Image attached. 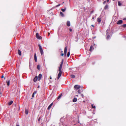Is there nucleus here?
<instances>
[{"label":"nucleus","mask_w":126,"mask_h":126,"mask_svg":"<svg viewBox=\"0 0 126 126\" xmlns=\"http://www.w3.org/2000/svg\"><path fill=\"white\" fill-rule=\"evenodd\" d=\"M63 65H62V64H61L59 69V72L58 75V77L57 78V79H58L61 76L62 72L61 71Z\"/></svg>","instance_id":"obj_1"},{"label":"nucleus","mask_w":126,"mask_h":126,"mask_svg":"<svg viewBox=\"0 0 126 126\" xmlns=\"http://www.w3.org/2000/svg\"><path fill=\"white\" fill-rule=\"evenodd\" d=\"M39 47L40 52L41 55L43 54V50L42 48V47L40 44L38 45Z\"/></svg>","instance_id":"obj_2"},{"label":"nucleus","mask_w":126,"mask_h":126,"mask_svg":"<svg viewBox=\"0 0 126 126\" xmlns=\"http://www.w3.org/2000/svg\"><path fill=\"white\" fill-rule=\"evenodd\" d=\"M36 37L37 39H41L42 38V37L40 36L39 34L38 33H37L36 34Z\"/></svg>","instance_id":"obj_3"},{"label":"nucleus","mask_w":126,"mask_h":126,"mask_svg":"<svg viewBox=\"0 0 126 126\" xmlns=\"http://www.w3.org/2000/svg\"><path fill=\"white\" fill-rule=\"evenodd\" d=\"M80 86L79 85H75L74 86V88L76 89H78L80 88Z\"/></svg>","instance_id":"obj_4"},{"label":"nucleus","mask_w":126,"mask_h":126,"mask_svg":"<svg viewBox=\"0 0 126 126\" xmlns=\"http://www.w3.org/2000/svg\"><path fill=\"white\" fill-rule=\"evenodd\" d=\"M67 51V47H65L64 48V54L65 55V56H66V54Z\"/></svg>","instance_id":"obj_5"},{"label":"nucleus","mask_w":126,"mask_h":126,"mask_svg":"<svg viewBox=\"0 0 126 126\" xmlns=\"http://www.w3.org/2000/svg\"><path fill=\"white\" fill-rule=\"evenodd\" d=\"M34 59L36 62L37 61V57L36 53H35L34 56Z\"/></svg>","instance_id":"obj_6"},{"label":"nucleus","mask_w":126,"mask_h":126,"mask_svg":"<svg viewBox=\"0 0 126 126\" xmlns=\"http://www.w3.org/2000/svg\"><path fill=\"white\" fill-rule=\"evenodd\" d=\"M97 21L98 22L100 23L101 21V19L100 16L98 17L97 19Z\"/></svg>","instance_id":"obj_7"},{"label":"nucleus","mask_w":126,"mask_h":126,"mask_svg":"<svg viewBox=\"0 0 126 126\" xmlns=\"http://www.w3.org/2000/svg\"><path fill=\"white\" fill-rule=\"evenodd\" d=\"M42 75L41 74H39L38 76L39 80H40L41 78Z\"/></svg>","instance_id":"obj_8"},{"label":"nucleus","mask_w":126,"mask_h":126,"mask_svg":"<svg viewBox=\"0 0 126 126\" xmlns=\"http://www.w3.org/2000/svg\"><path fill=\"white\" fill-rule=\"evenodd\" d=\"M122 21L121 20H120L117 23V24H122Z\"/></svg>","instance_id":"obj_9"},{"label":"nucleus","mask_w":126,"mask_h":126,"mask_svg":"<svg viewBox=\"0 0 126 126\" xmlns=\"http://www.w3.org/2000/svg\"><path fill=\"white\" fill-rule=\"evenodd\" d=\"M53 104V103H51V104L48 107V108H47V109L48 110H49L50 109V108H51V106H52V105Z\"/></svg>","instance_id":"obj_10"},{"label":"nucleus","mask_w":126,"mask_h":126,"mask_svg":"<svg viewBox=\"0 0 126 126\" xmlns=\"http://www.w3.org/2000/svg\"><path fill=\"white\" fill-rule=\"evenodd\" d=\"M67 25L68 26H70V23L69 21H67Z\"/></svg>","instance_id":"obj_11"},{"label":"nucleus","mask_w":126,"mask_h":126,"mask_svg":"<svg viewBox=\"0 0 126 126\" xmlns=\"http://www.w3.org/2000/svg\"><path fill=\"white\" fill-rule=\"evenodd\" d=\"M38 78L36 76L34 78V79L33 80L34 82L36 81L37 79Z\"/></svg>","instance_id":"obj_12"},{"label":"nucleus","mask_w":126,"mask_h":126,"mask_svg":"<svg viewBox=\"0 0 126 126\" xmlns=\"http://www.w3.org/2000/svg\"><path fill=\"white\" fill-rule=\"evenodd\" d=\"M18 53L19 55L20 56L21 55V51H20V50L19 49L18 50Z\"/></svg>","instance_id":"obj_13"},{"label":"nucleus","mask_w":126,"mask_h":126,"mask_svg":"<svg viewBox=\"0 0 126 126\" xmlns=\"http://www.w3.org/2000/svg\"><path fill=\"white\" fill-rule=\"evenodd\" d=\"M10 81L9 80H7L6 81V83L8 86H9L10 85Z\"/></svg>","instance_id":"obj_14"},{"label":"nucleus","mask_w":126,"mask_h":126,"mask_svg":"<svg viewBox=\"0 0 126 126\" xmlns=\"http://www.w3.org/2000/svg\"><path fill=\"white\" fill-rule=\"evenodd\" d=\"M77 99L76 98H74L73 100V101L74 102H75L77 101Z\"/></svg>","instance_id":"obj_15"},{"label":"nucleus","mask_w":126,"mask_h":126,"mask_svg":"<svg viewBox=\"0 0 126 126\" xmlns=\"http://www.w3.org/2000/svg\"><path fill=\"white\" fill-rule=\"evenodd\" d=\"M93 48V46H90V51H92V50H93V49H94V48Z\"/></svg>","instance_id":"obj_16"},{"label":"nucleus","mask_w":126,"mask_h":126,"mask_svg":"<svg viewBox=\"0 0 126 126\" xmlns=\"http://www.w3.org/2000/svg\"><path fill=\"white\" fill-rule=\"evenodd\" d=\"M60 15H61V16H62V17H63L64 16V14H63V13L62 12H60Z\"/></svg>","instance_id":"obj_17"},{"label":"nucleus","mask_w":126,"mask_h":126,"mask_svg":"<svg viewBox=\"0 0 126 126\" xmlns=\"http://www.w3.org/2000/svg\"><path fill=\"white\" fill-rule=\"evenodd\" d=\"M106 36H107V39H109L110 38V36L108 34H107V35H106Z\"/></svg>","instance_id":"obj_18"},{"label":"nucleus","mask_w":126,"mask_h":126,"mask_svg":"<svg viewBox=\"0 0 126 126\" xmlns=\"http://www.w3.org/2000/svg\"><path fill=\"white\" fill-rule=\"evenodd\" d=\"M13 101H11L8 104L9 105H11V104H12L13 103Z\"/></svg>","instance_id":"obj_19"},{"label":"nucleus","mask_w":126,"mask_h":126,"mask_svg":"<svg viewBox=\"0 0 126 126\" xmlns=\"http://www.w3.org/2000/svg\"><path fill=\"white\" fill-rule=\"evenodd\" d=\"M118 6H121L122 5L121 3L119 1L118 2Z\"/></svg>","instance_id":"obj_20"},{"label":"nucleus","mask_w":126,"mask_h":126,"mask_svg":"<svg viewBox=\"0 0 126 126\" xmlns=\"http://www.w3.org/2000/svg\"><path fill=\"white\" fill-rule=\"evenodd\" d=\"M108 8V6L107 5H106L105 7L104 8L105 9H107Z\"/></svg>","instance_id":"obj_21"},{"label":"nucleus","mask_w":126,"mask_h":126,"mask_svg":"<svg viewBox=\"0 0 126 126\" xmlns=\"http://www.w3.org/2000/svg\"><path fill=\"white\" fill-rule=\"evenodd\" d=\"M72 78H74L75 77V76L74 75H72L70 76Z\"/></svg>","instance_id":"obj_22"},{"label":"nucleus","mask_w":126,"mask_h":126,"mask_svg":"<svg viewBox=\"0 0 126 126\" xmlns=\"http://www.w3.org/2000/svg\"><path fill=\"white\" fill-rule=\"evenodd\" d=\"M66 10V8H65L64 9H61V10L63 12H64Z\"/></svg>","instance_id":"obj_23"},{"label":"nucleus","mask_w":126,"mask_h":126,"mask_svg":"<svg viewBox=\"0 0 126 126\" xmlns=\"http://www.w3.org/2000/svg\"><path fill=\"white\" fill-rule=\"evenodd\" d=\"M37 68L38 70H39L40 68V66L39 65H38L37 66Z\"/></svg>","instance_id":"obj_24"},{"label":"nucleus","mask_w":126,"mask_h":126,"mask_svg":"<svg viewBox=\"0 0 126 126\" xmlns=\"http://www.w3.org/2000/svg\"><path fill=\"white\" fill-rule=\"evenodd\" d=\"M62 96V94L60 95L58 97V99H59Z\"/></svg>","instance_id":"obj_25"},{"label":"nucleus","mask_w":126,"mask_h":126,"mask_svg":"<svg viewBox=\"0 0 126 126\" xmlns=\"http://www.w3.org/2000/svg\"><path fill=\"white\" fill-rule=\"evenodd\" d=\"M25 113L26 114H27L28 113V111L27 110H25Z\"/></svg>","instance_id":"obj_26"},{"label":"nucleus","mask_w":126,"mask_h":126,"mask_svg":"<svg viewBox=\"0 0 126 126\" xmlns=\"http://www.w3.org/2000/svg\"><path fill=\"white\" fill-rule=\"evenodd\" d=\"M70 55V52H68L67 54V56L68 57H69Z\"/></svg>","instance_id":"obj_27"},{"label":"nucleus","mask_w":126,"mask_h":126,"mask_svg":"<svg viewBox=\"0 0 126 126\" xmlns=\"http://www.w3.org/2000/svg\"><path fill=\"white\" fill-rule=\"evenodd\" d=\"M109 29H107L106 31V34L107 35V34H108V33L109 32Z\"/></svg>","instance_id":"obj_28"},{"label":"nucleus","mask_w":126,"mask_h":126,"mask_svg":"<svg viewBox=\"0 0 126 126\" xmlns=\"http://www.w3.org/2000/svg\"><path fill=\"white\" fill-rule=\"evenodd\" d=\"M81 90H79L78 91V93L79 94H80V93H81Z\"/></svg>","instance_id":"obj_29"},{"label":"nucleus","mask_w":126,"mask_h":126,"mask_svg":"<svg viewBox=\"0 0 126 126\" xmlns=\"http://www.w3.org/2000/svg\"><path fill=\"white\" fill-rule=\"evenodd\" d=\"M123 26L124 27H126V24L123 25Z\"/></svg>","instance_id":"obj_30"},{"label":"nucleus","mask_w":126,"mask_h":126,"mask_svg":"<svg viewBox=\"0 0 126 126\" xmlns=\"http://www.w3.org/2000/svg\"><path fill=\"white\" fill-rule=\"evenodd\" d=\"M92 108H94V109H95V106H93V105L92 104Z\"/></svg>","instance_id":"obj_31"},{"label":"nucleus","mask_w":126,"mask_h":126,"mask_svg":"<svg viewBox=\"0 0 126 126\" xmlns=\"http://www.w3.org/2000/svg\"><path fill=\"white\" fill-rule=\"evenodd\" d=\"M34 94L33 93L32 94V97H34Z\"/></svg>","instance_id":"obj_32"},{"label":"nucleus","mask_w":126,"mask_h":126,"mask_svg":"<svg viewBox=\"0 0 126 126\" xmlns=\"http://www.w3.org/2000/svg\"><path fill=\"white\" fill-rule=\"evenodd\" d=\"M69 30V31L71 32H72V29H70Z\"/></svg>","instance_id":"obj_33"},{"label":"nucleus","mask_w":126,"mask_h":126,"mask_svg":"<svg viewBox=\"0 0 126 126\" xmlns=\"http://www.w3.org/2000/svg\"><path fill=\"white\" fill-rule=\"evenodd\" d=\"M36 93H37V92H36V91H34L33 93V94H36Z\"/></svg>","instance_id":"obj_34"},{"label":"nucleus","mask_w":126,"mask_h":126,"mask_svg":"<svg viewBox=\"0 0 126 126\" xmlns=\"http://www.w3.org/2000/svg\"><path fill=\"white\" fill-rule=\"evenodd\" d=\"M60 4H58V5H57L56 6V7H58L59 6H60Z\"/></svg>","instance_id":"obj_35"},{"label":"nucleus","mask_w":126,"mask_h":126,"mask_svg":"<svg viewBox=\"0 0 126 126\" xmlns=\"http://www.w3.org/2000/svg\"><path fill=\"white\" fill-rule=\"evenodd\" d=\"M63 61H62L61 62V64H62V65H63Z\"/></svg>","instance_id":"obj_36"},{"label":"nucleus","mask_w":126,"mask_h":126,"mask_svg":"<svg viewBox=\"0 0 126 126\" xmlns=\"http://www.w3.org/2000/svg\"><path fill=\"white\" fill-rule=\"evenodd\" d=\"M4 77V76L3 75H2V76L1 77V78H3Z\"/></svg>","instance_id":"obj_37"},{"label":"nucleus","mask_w":126,"mask_h":126,"mask_svg":"<svg viewBox=\"0 0 126 126\" xmlns=\"http://www.w3.org/2000/svg\"><path fill=\"white\" fill-rule=\"evenodd\" d=\"M63 55H64V54H63V53H62V54H61V55L62 56H63Z\"/></svg>","instance_id":"obj_38"},{"label":"nucleus","mask_w":126,"mask_h":126,"mask_svg":"<svg viewBox=\"0 0 126 126\" xmlns=\"http://www.w3.org/2000/svg\"><path fill=\"white\" fill-rule=\"evenodd\" d=\"M123 19L124 20H126V18H124Z\"/></svg>","instance_id":"obj_39"},{"label":"nucleus","mask_w":126,"mask_h":126,"mask_svg":"<svg viewBox=\"0 0 126 126\" xmlns=\"http://www.w3.org/2000/svg\"><path fill=\"white\" fill-rule=\"evenodd\" d=\"M50 33L49 32L48 33V36H49L50 35Z\"/></svg>","instance_id":"obj_40"},{"label":"nucleus","mask_w":126,"mask_h":126,"mask_svg":"<svg viewBox=\"0 0 126 126\" xmlns=\"http://www.w3.org/2000/svg\"><path fill=\"white\" fill-rule=\"evenodd\" d=\"M81 96H83V95L82 94H81Z\"/></svg>","instance_id":"obj_41"},{"label":"nucleus","mask_w":126,"mask_h":126,"mask_svg":"<svg viewBox=\"0 0 126 126\" xmlns=\"http://www.w3.org/2000/svg\"><path fill=\"white\" fill-rule=\"evenodd\" d=\"M16 126H19V125H16Z\"/></svg>","instance_id":"obj_42"},{"label":"nucleus","mask_w":126,"mask_h":126,"mask_svg":"<svg viewBox=\"0 0 126 126\" xmlns=\"http://www.w3.org/2000/svg\"><path fill=\"white\" fill-rule=\"evenodd\" d=\"M106 2L105 1L104 2H103V4H105V3Z\"/></svg>","instance_id":"obj_43"},{"label":"nucleus","mask_w":126,"mask_h":126,"mask_svg":"<svg viewBox=\"0 0 126 126\" xmlns=\"http://www.w3.org/2000/svg\"><path fill=\"white\" fill-rule=\"evenodd\" d=\"M50 79H52V78L51 77H50Z\"/></svg>","instance_id":"obj_44"},{"label":"nucleus","mask_w":126,"mask_h":126,"mask_svg":"<svg viewBox=\"0 0 126 126\" xmlns=\"http://www.w3.org/2000/svg\"><path fill=\"white\" fill-rule=\"evenodd\" d=\"M109 0H107V2H109Z\"/></svg>","instance_id":"obj_45"},{"label":"nucleus","mask_w":126,"mask_h":126,"mask_svg":"<svg viewBox=\"0 0 126 126\" xmlns=\"http://www.w3.org/2000/svg\"><path fill=\"white\" fill-rule=\"evenodd\" d=\"M39 86H38V88H39Z\"/></svg>","instance_id":"obj_46"},{"label":"nucleus","mask_w":126,"mask_h":126,"mask_svg":"<svg viewBox=\"0 0 126 126\" xmlns=\"http://www.w3.org/2000/svg\"><path fill=\"white\" fill-rule=\"evenodd\" d=\"M76 96H77H77H78V95H76Z\"/></svg>","instance_id":"obj_47"},{"label":"nucleus","mask_w":126,"mask_h":126,"mask_svg":"<svg viewBox=\"0 0 126 126\" xmlns=\"http://www.w3.org/2000/svg\"><path fill=\"white\" fill-rule=\"evenodd\" d=\"M92 26L93 27H94V26L93 25H92Z\"/></svg>","instance_id":"obj_48"},{"label":"nucleus","mask_w":126,"mask_h":126,"mask_svg":"<svg viewBox=\"0 0 126 126\" xmlns=\"http://www.w3.org/2000/svg\"><path fill=\"white\" fill-rule=\"evenodd\" d=\"M94 18V17H93L92 18V19H93Z\"/></svg>","instance_id":"obj_49"},{"label":"nucleus","mask_w":126,"mask_h":126,"mask_svg":"<svg viewBox=\"0 0 126 126\" xmlns=\"http://www.w3.org/2000/svg\"><path fill=\"white\" fill-rule=\"evenodd\" d=\"M0 94H1V92H0Z\"/></svg>","instance_id":"obj_50"},{"label":"nucleus","mask_w":126,"mask_h":126,"mask_svg":"<svg viewBox=\"0 0 126 126\" xmlns=\"http://www.w3.org/2000/svg\"><path fill=\"white\" fill-rule=\"evenodd\" d=\"M39 119H38V120H39Z\"/></svg>","instance_id":"obj_51"}]
</instances>
